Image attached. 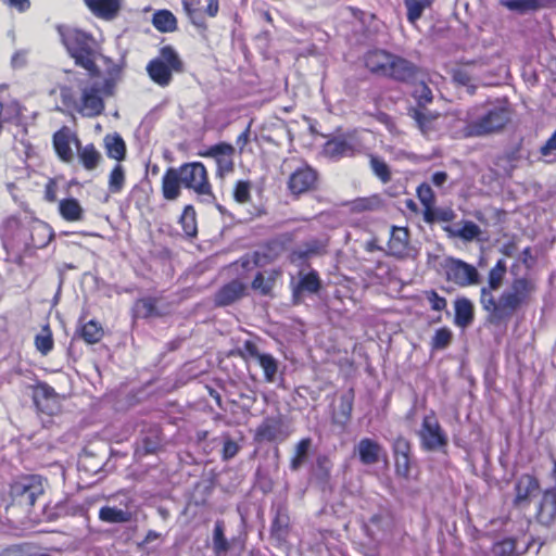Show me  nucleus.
Masks as SVG:
<instances>
[{
	"label": "nucleus",
	"instance_id": "obj_39",
	"mask_svg": "<svg viewBox=\"0 0 556 556\" xmlns=\"http://www.w3.org/2000/svg\"><path fill=\"white\" fill-rule=\"evenodd\" d=\"M159 299L154 296H144L138 299L134 304L135 315L139 318L148 319L154 316H160L157 309Z\"/></svg>",
	"mask_w": 556,
	"mask_h": 556
},
{
	"label": "nucleus",
	"instance_id": "obj_45",
	"mask_svg": "<svg viewBox=\"0 0 556 556\" xmlns=\"http://www.w3.org/2000/svg\"><path fill=\"white\" fill-rule=\"evenodd\" d=\"M179 224L188 238H194L198 235L197 212L193 205L188 204L184 207L179 217Z\"/></svg>",
	"mask_w": 556,
	"mask_h": 556
},
{
	"label": "nucleus",
	"instance_id": "obj_57",
	"mask_svg": "<svg viewBox=\"0 0 556 556\" xmlns=\"http://www.w3.org/2000/svg\"><path fill=\"white\" fill-rule=\"evenodd\" d=\"M405 8L407 10V22L415 25L421 17L424 11L428 9L420 0H404Z\"/></svg>",
	"mask_w": 556,
	"mask_h": 556
},
{
	"label": "nucleus",
	"instance_id": "obj_46",
	"mask_svg": "<svg viewBox=\"0 0 556 556\" xmlns=\"http://www.w3.org/2000/svg\"><path fill=\"white\" fill-rule=\"evenodd\" d=\"M239 540L237 538H232L228 540L225 535V530L222 523H216L214 534H213V549L215 556H226L231 545H236Z\"/></svg>",
	"mask_w": 556,
	"mask_h": 556
},
{
	"label": "nucleus",
	"instance_id": "obj_22",
	"mask_svg": "<svg viewBox=\"0 0 556 556\" xmlns=\"http://www.w3.org/2000/svg\"><path fill=\"white\" fill-rule=\"evenodd\" d=\"M53 233L47 223L33 222L29 223L27 235L21 238V243L27 248L42 249L52 240Z\"/></svg>",
	"mask_w": 556,
	"mask_h": 556
},
{
	"label": "nucleus",
	"instance_id": "obj_52",
	"mask_svg": "<svg viewBox=\"0 0 556 556\" xmlns=\"http://www.w3.org/2000/svg\"><path fill=\"white\" fill-rule=\"evenodd\" d=\"M257 362L263 369L265 380L273 382L278 371V361L271 354L261 353Z\"/></svg>",
	"mask_w": 556,
	"mask_h": 556
},
{
	"label": "nucleus",
	"instance_id": "obj_6",
	"mask_svg": "<svg viewBox=\"0 0 556 556\" xmlns=\"http://www.w3.org/2000/svg\"><path fill=\"white\" fill-rule=\"evenodd\" d=\"M62 42L74 63L92 77L100 75L97 60L100 45L91 33L79 28H66L61 33Z\"/></svg>",
	"mask_w": 556,
	"mask_h": 556
},
{
	"label": "nucleus",
	"instance_id": "obj_27",
	"mask_svg": "<svg viewBox=\"0 0 556 556\" xmlns=\"http://www.w3.org/2000/svg\"><path fill=\"white\" fill-rule=\"evenodd\" d=\"M475 319V306L471 300L466 296H458L454 301V324L457 327L466 328Z\"/></svg>",
	"mask_w": 556,
	"mask_h": 556
},
{
	"label": "nucleus",
	"instance_id": "obj_63",
	"mask_svg": "<svg viewBox=\"0 0 556 556\" xmlns=\"http://www.w3.org/2000/svg\"><path fill=\"white\" fill-rule=\"evenodd\" d=\"M58 181L54 178H49L45 185L43 199L49 203L58 201Z\"/></svg>",
	"mask_w": 556,
	"mask_h": 556
},
{
	"label": "nucleus",
	"instance_id": "obj_29",
	"mask_svg": "<svg viewBox=\"0 0 556 556\" xmlns=\"http://www.w3.org/2000/svg\"><path fill=\"white\" fill-rule=\"evenodd\" d=\"M382 446L370 438L361 439L357 444L358 457L364 465H374L380 459Z\"/></svg>",
	"mask_w": 556,
	"mask_h": 556
},
{
	"label": "nucleus",
	"instance_id": "obj_36",
	"mask_svg": "<svg viewBox=\"0 0 556 556\" xmlns=\"http://www.w3.org/2000/svg\"><path fill=\"white\" fill-rule=\"evenodd\" d=\"M530 541L525 543V548L521 552L517 551V541L513 538H506L493 543L489 551V556H514L522 554L529 548Z\"/></svg>",
	"mask_w": 556,
	"mask_h": 556
},
{
	"label": "nucleus",
	"instance_id": "obj_8",
	"mask_svg": "<svg viewBox=\"0 0 556 556\" xmlns=\"http://www.w3.org/2000/svg\"><path fill=\"white\" fill-rule=\"evenodd\" d=\"M363 149L364 144L359 132L354 128L328 138L321 147V153L329 160L339 161L343 157H353Z\"/></svg>",
	"mask_w": 556,
	"mask_h": 556
},
{
	"label": "nucleus",
	"instance_id": "obj_9",
	"mask_svg": "<svg viewBox=\"0 0 556 556\" xmlns=\"http://www.w3.org/2000/svg\"><path fill=\"white\" fill-rule=\"evenodd\" d=\"M417 434L421 450L426 452L439 451L446 453L448 437L440 425L434 410H430L424 416Z\"/></svg>",
	"mask_w": 556,
	"mask_h": 556
},
{
	"label": "nucleus",
	"instance_id": "obj_28",
	"mask_svg": "<svg viewBox=\"0 0 556 556\" xmlns=\"http://www.w3.org/2000/svg\"><path fill=\"white\" fill-rule=\"evenodd\" d=\"M354 397L355 392L353 388H350L340 396L339 407L331 416L333 424L345 426L350 421L353 412Z\"/></svg>",
	"mask_w": 556,
	"mask_h": 556
},
{
	"label": "nucleus",
	"instance_id": "obj_38",
	"mask_svg": "<svg viewBox=\"0 0 556 556\" xmlns=\"http://www.w3.org/2000/svg\"><path fill=\"white\" fill-rule=\"evenodd\" d=\"M352 213L376 212L383 207V201L378 194L354 199L350 202Z\"/></svg>",
	"mask_w": 556,
	"mask_h": 556
},
{
	"label": "nucleus",
	"instance_id": "obj_24",
	"mask_svg": "<svg viewBox=\"0 0 556 556\" xmlns=\"http://www.w3.org/2000/svg\"><path fill=\"white\" fill-rule=\"evenodd\" d=\"M320 289L321 280L317 270L300 274L298 282L292 286V303L300 304L304 293H317Z\"/></svg>",
	"mask_w": 556,
	"mask_h": 556
},
{
	"label": "nucleus",
	"instance_id": "obj_10",
	"mask_svg": "<svg viewBox=\"0 0 556 556\" xmlns=\"http://www.w3.org/2000/svg\"><path fill=\"white\" fill-rule=\"evenodd\" d=\"M319 185L318 170L306 161H302L301 165L290 173L286 182L289 194L295 200L317 191Z\"/></svg>",
	"mask_w": 556,
	"mask_h": 556
},
{
	"label": "nucleus",
	"instance_id": "obj_3",
	"mask_svg": "<svg viewBox=\"0 0 556 556\" xmlns=\"http://www.w3.org/2000/svg\"><path fill=\"white\" fill-rule=\"evenodd\" d=\"M362 61L370 74L399 84L413 85L420 74L417 64L386 49H370L364 53Z\"/></svg>",
	"mask_w": 556,
	"mask_h": 556
},
{
	"label": "nucleus",
	"instance_id": "obj_60",
	"mask_svg": "<svg viewBox=\"0 0 556 556\" xmlns=\"http://www.w3.org/2000/svg\"><path fill=\"white\" fill-rule=\"evenodd\" d=\"M480 233V227L471 220L464 222L462 227L456 232V235L464 241H472L478 238Z\"/></svg>",
	"mask_w": 556,
	"mask_h": 556
},
{
	"label": "nucleus",
	"instance_id": "obj_12",
	"mask_svg": "<svg viewBox=\"0 0 556 556\" xmlns=\"http://www.w3.org/2000/svg\"><path fill=\"white\" fill-rule=\"evenodd\" d=\"M136 504L131 495L119 492L109 500V504L99 509L102 521H131L135 517Z\"/></svg>",
	"mask_w": 556,
	"mask_h": 556
},
{
	"label": "nucleus",
	"instance_id": "obj_30",
	"mask_svg": "<svg viewBox=\"0 0 556 556\" xmlns=\"http://www.w3.org/2000/svg\"><path fill=\"white\" fill-rule=\"evenodd\" d=\"M60 216L70 223L80 222L85 217V210L75 198H65L59 202Z\"/></svg>",
	"mask_w": 556,
	"mask_h": 556
},
{
	"label": "nucleus",
	"instance_id": "obj_50",
	"mask_svg": "<svg viewBox=\"0 0 556 556\" xmlns=\"http://www.w3.org/2000/svg\"><path fill=\"white\" fill-rule=\"evenodd\" d=\"M311 438H303L296 443L294 454L290 459V469L292 471H296L303 465L311 448Z\"/></svg>",
	"mask_w": 556,
	"mask_h": 556
},
{
	"label": "nucleus",
	"instance_id": "obj_40",
	"mask_svg": "<svg viewBox=\"0 0 556 556\" xmlns=\"http://www.w3.org/2000/svg\"><path fill=\"white\" fill-rule=\"evenodd\" d=\"M452 79L453 83L456 84L457 86L465 87L469 94L473 96L476 93L477 78L473 76L468 66H459L454 68L452 71Z\"/></svg>",
	"mask_w": 556,
	"mask_h": 556
},
{
	"label": "nucleus",
	"instance_id": "obj_26",
	"mask_svg": "<svg viewBox=\"0 0 556 556\" xmlns=\"http://www.w3.org/2000/svg\"><path fill=\"white\" fill-rule=\"evenodd\" d=\"M245 285L238 279H233L222 286L215 294L214 302L216 306H228L240 300L245 294Z\"/></svg>",
	"mask_w": 556,
	"mask_h": 556
},
{
	"label": "nucleus",
	"instance_id": "obj_5",
	"mask_svg": "<svg viewBox=\"0 0 556 556\" xmlns=\"http://www.w3.org/2000/svg\"><path fill=\"white\" fill-rule=\"evenodd\" d=\"M484 103L475 104L466 112L462 138L485 137L500 132L511 119V110L507 104L494 105L482 112Z\"/></svg>",
	"mask_w": 556,
	"mask_h": 556
},
{
	"label": "nucleus",
	"instance_id": "obj_64",
	"mask_svg": "<svg viewBox=\"0 0 556 556\" xmlns=\"http://www.w3.org/2000/svg\"><path fill=\"white\" fill-rule=\"evenodd\" d=\"M556 151V128L552 136L546 140V142L540 148V154L543 157H548Z\"/></svg>",
	"mask_w": 556,
	"mask_h": 556
},
{
	"label": "nucleus",
	"instance_id": "obj_14",
	"mask_svg": "<svg viewBox=\"0 0 556 556\" xmlns=\"http://www.w3.org/2000/svg\"><path fill=\"white\" fill-rule=\"evenodd\" d=\"M200 156L212 157L215 161V177L224 180L235 172L236 148L229 142H218L208 147L205 151L199 152Z\"/></svg>",
	"mask_w": 556,
	"mask_h": 556
},
{
	"label": "nucleus",
	"instance_id": "obj_18",
	"mask_svg": "<svg viewBox=\"0 0 556 556\" xmlns=\"http://www.w3.org/2000/svg\"><path fill=\"white\" fill-rule=\"evenodd\" d=\"M514 491L513 506L523 509L530 505L531 498L540 492V482L535 476L522 473L517 478Z\"/></svg>",
	"mask_w": 556,
	"mask_h": 556
},
{
	"label": "nucleus",
	"instance_id": "obj_47",
	"mask_svg": "<svg viewBox=\"0 0 556 556\" xmlns=\"http://www.w3.org/2000/svg\"><path fill=\"white\" fill-rule=\"evenodd\" d=\"M34 344L38 352L41 355H48L54 348L53 332L49 326L46 324L41 327L39 333L35 336Z\"/></svg>",
	"mask_w": 556,
	"mask_h": 556
},
{
	"label": "nucleus",
	"instance_id": "obj_1",
	"mask_svg": "<svg viewBox=\"0 0 556 556\" xmlns=\"http://www.w3.org/2000/svg\"><path fill=\"white\" fill-rule=\"evenodd\" d=\"M506 275V261L500 258L489 270L486 285L480 289L479 303L485 312V323L494 327H506L518 311L531 303L536 291L535 282L521 276L515 277L509 287L495 296L494 292L502 287Z\"/></svg>",
	"mask_w": 556,
	"mask_h": 556
},
{
	"label": "nucleus",
	"instance_id": "obj_34",
	"mask_svg": "<svg viewBox=\"0 0 556 556\" xmlns=\"http://www.w3.org/2000/svg\"><path fill=\"white\" fill-rule=\"evenodd\" d=\"M77 156L83 168L88 172L94 170L102 161V155L93 143L80 144L77 149Z\"/></svg>",
	"mask_w": 556,
	"mask_h": 556
},
{
	"label": "nucleus",
	"instance_id": "obj_25",
	"mask_svg": "<svg viewBox=\"0 0 556 556\" xmlns=\"http://www.w3.org/2000/svg\"><path fill=\"white\" fill-rule=\"evenodd\" d=\"M327 247H328L327 240H321V239H317V238L307 240V241L303 242V244L300 248L294 249L290 253V256H289L290 262L298 263V262L306 261L314 256L324 255L327 252Z\"/></svg>",
	"mask_w": 556,
	"mask_h": 556
},
{
	"label": "nucleus",
	"instance_id": "obj_49",
	"mask_svg": "<svg viewBox=\"0 0 556 556\" xmlns=\"http://www.w3.org/2000/svg\"><path fill=\"white\" fill-rule=\"evenodd\" d=\"M409 116L414 118L418 128L424 135H428L434 129V121L438 118V114H431L424 112L422 109H410Z\"/></svg>",
	"mask_w": 556,
	"mask_h": 556
},
{
	"label": "nucleus",
	"instance_id": "obj_16",
	"mask_svg": "<svg viewBox=\"0 0 556 556\" xmlns=\"http://www.w3.org/2000/svg\"><path fill=\"white\" fill-rule=\"evenodd\" d=\"M105 109L102 98V86L99 83L92 84L81 89L80 102L77 111L84 117H97Z\"/></svg>",
	"mask_w": 556,
	"mask_h": 556
},
{
	"label": "nucleus",
	"instance_id": "obj_33",
	"mask_svg": "<svg viewBox=\"0 0 556 556\" xmlns=\"http://www.w3.org/2000/svg\"><path fill=\"white\" fill-rule=\"evenodd\" d=\"M417 198L424 206V220L428 224L433 223V207L435 205V194L431 186L427 182L420 184L416 189Z\"/></svg>",
	"mask_w": 556,
	"mask_h": 556
},
{
	"label": "nucleus",
	"instance_id": "obj_62",
	"mask_svg": "<svg viewBox=\"0 0 556 556\" xmlns=\"http://www.w3.org/2000/svg\"><path fill=\"white\" fill-rule=\"evenodd\" d=\"M224 438V444L222 448V459L227 462L233 458L240 451L239 444L233 441L229 433H225L223 435Z\"/></svg>",
	"mask_w": 556,
	"mask_h": 556
},
{
	"label": "nucleus",
	"instance_id": "obj_56",
	"mask_svg": "<svg viewBox=\"0 0 556 556\" xmlns=\"http://www.w3.org/2000/svg\"><path fill=\"white\" fill-rule=\"evenodd\" d=\"M412 96L416 100V103L418 105L417 109H425L428 104H430L433 101L432 90L424 81H421L415 88Z\"/></svg>",
	"mask_w": 556,
	"mask_h": 556
},
{
	"label": "nucleus",
	"instance_id": "obj_35",
	"mask_svg": "<svg viewBox=\"0 0 556 556\" xmlns=\"http://www.w3.org/2000/svg\"><path fill=\"white\" fill-rule=\"evenodd\" d=\"M556 519V492L545 491L536 511V521H554Z\"/></svg>",
	"mask_w": 556,
	"mask_h": 556
},
{
	"label": "nucleus",
	"instance_id": "obj_31",
	"mask_svg": "<svg viewBox=\"0 0 556 556\" xmlns=\"http://www.w3.org/2000/svg\"><path fill=\"white\" fill-rule=\"evenodd\" d=\"M283 244L278 239H271L261 245L258 251L253 253V261L256 265L273 262L282 252Z\"/></svg>",
	"mask_w": 556,
	"mask_h": 556
},
{
	"label": "nucleus",
	"instance_id": "obj_58",
	"mask_svg": "<svg viewBox=\"0 0 556 556\" xmlns=\"http://www.w3.org/2000/svg\"><path fill=\"white\" fill-rule=\"evenodd\" d=\"M425 299L428 301L430 308L434 312H443L447 307V300L440 295L434 289L425 290L422 292Z\"/></svg>",
	"mask_w": 556,
	"mask_h": 556
},
{
	"label": "nucleus",
	"instance_id": "obj_44",
	"mask_svg": "<svg viewBox=\"0 0 556 556\" xmlns=\"http://www.w3.org/2000/svg\"><path fill=\"white\" fill-rule=\"evenodd\" d=\"M104 146L106 154L110 159L116 160L118 162L125 159L126 144L124 139L118 134H115L113 136H105Z\"/></svg>",
	"mask_w": 556,
	"mask_h": 556
},
{
	"label": "nucleus",
	"instance_id": "obj_17",
	"mask_svg": "<svg viewBox=\"0 0 556 556\" xmlns=\"http://www.w3.org/2000/svg\"><path fill=\"white\" fill-rule=\"evenodd\" d=\"M412 443L403 435L394 439L392 452L394 456L395 473L404 479L410 477V469L414 465Z\"/></svg>",
	"mask_w": 556,
	"mask_h": 556
},
{
	"label": "nucleus",
	"instance_id": "obj_4",
	"mask_svg": "<svg viewBox=\"0 0 556 556\" xmlns=\"http://www.w3.org/2000/svg\"><path fill=\"white\" fill-rule=\"evenodd\" d=\"M43 478L40 475L23 473L9 483V502L5 506L7 519H28L37 500L43 495Z\"/></svg>",
	"mask_w": 556,
	"mask_h": 556
},
{
	"label": "nucleus",
	"instance_id": "obj_7",
	"mask_svg": "<svg viewBox=\"0 0 556 556\" xmlns=\"http://www.w3.org/2000/svg\"><path fill=\"white\" fill-rule=\"evenodd\" d=\"M146 70L154 84L160 87H167L173 80L174 73L185 72V64L176 49L166 45L160 48L156 58L149 61Z\"/></svg>",
	"mask_w": 556,
	"mask_h": 556
},
{
	"label": "nucleus",
	"instance_id": "obj_32",
	"mask_svg": "<svg viewBox=\"0 0 556 556\" xmlns=\"http://www.w3.org/2000/svg\"><path fill=\"white\" fill-rule=\"evenodd\" d=\"M280 275V269L269 270L267 277L262 271H257L251 282V288L263 296L271 295L276 280Z\"/></svg>",
	"mask_w": 556,
	"mask_h": 556
},
{
	"label": "nucleus",
	"instance_id": "obj_59",
	"mask_svg": "<svg viewBox=\"0 0 556 556\" xmlns=\"http://www.w3.org/2000/svg\"><path fill=\"white\" fill-rule=\"evenodd\" d=\"M232 354L239 356L244 362H249L251 358L257 359L261 355L257 345L251 340H245L242 346L233 351Z\"/></svg>",
	"mask_w": 556,
	"mask_h": 556
},
{
	"label": "nucleus",
	"instance_id": "obj_43",
	"mask_svg": "<svg viewBox=\"0 0 556 556\" xmlns=\"http://www.w3.org/2000/svg\"><path fill=\"white\" fill-rule=\"evenodd\" d=\"M154 28L161 33H172L177 29V18L169 10H159L152 16Z\"/></svg>",
	"mask_w": 556,
	"mask_h": 556
},
{
	"label": "nucleus",
	"instance_id": "obj_42",
	"mask_svg": "<svg viewBox=\"0 0 556 556\" xmlns=\"http://www.w3.org/2000/svg\"><path fill=\"white\" fill-rule=\"evenodd\" d=\"M253 184L248 179H239L233 184L231 197L236 204L245 206L252 201Z\"/></svg>",
	"mask_w": 556,
	"mask_h": 556
},
{
	"label": "nucleus",
	"instance_id": "obj_19",
	"mask_svg": "<svg viewBox=\"0 0 556 556\" xmlns=\"http://www.w3.org/2000/svg\"><path fill=\"white\" fill-rule=\"evenodd\" d=\"M281 416L266 417L255 430L256 442H282L289 437Z\"/></svg>",
	"mask_w": 556,
	"mask_h": 556
},
{
	"label": "nucleus",
	"instance_id": "obj_41",
	"mask_svg": "<svg viewBox=\"0 0 556 556\" xmlns=\"http://www.w3.org/2000/svg\"><path fill=\"white\" fill-rule=\"evenodd\" d=\"M77 332L87 344H96L100 342L104 336L103 327L93 319L83 324Z\"/></svg>",
	"mask_w": 556,
	"mask_h": 556
},
{
	"label": "nucleus",
	"instance_id": "obj_54",
	"mask_svg": "<svg viewBox=\"0 0 556 556\" xmlns=\"http://www.w3.org/2000/svg\"><path fill=\"white\" fill-rule=\"evenodd\" d=\"M333 464L329 456L325 454H320L316 458V471L315 476L317 480H319L323 483H328L331 478V470H332Z\"/></svg>",
	"mask_w": 556,
	"mask_h": 556
},
{
	"label": "nucleus",
	"instance_id": "obj_21",
	"mask_svg": "<svg viewBox=\"0 0 556 556\" xmlns=\"http://www.w3.org/2000/svg\"><path fill=\"white\" fill-rule=\"evenodd\" d=\"M89 12L101 21L117 18L123 10L124 0H83Z\"/></svg>",
	"mask_w": 556,
	"mask_h": 556
},
{
	"label": "nucleus",
	"instance_id": "obj_55",
	"mask_svg": "<svg viewBox=\"0 0 556 556\" xmlns=\"http://www.w3.org/2000/svg\"><path fill=\"white\" fill-rule=\"evenodd\" d=\"M370 168L374 174L382 181L389 182L391 180V170L389 165L381 159L376 155H370L369 160Z\"/></svg>",
	"mask_w": 556,
	"mask_h": 556
},
{
	"label": "nucleus",
	"instance_id": "obj_53",
	"mask_svg": "<svg viewBox=\"0 0 556 556\" xmlns=\"http://www.w3.org/2000/svg\"><path fill=\"white\" fill-rule=\"evenodd\" d=\"M453 340V332L447 327H441L435 330L430 341L431 351H439L446 349Z\"/></svg>",
	"mask_w": 556,
	"mask_h": 556
},
{
	"label": "nucleus",
	"instance_id": "obj_11",
	"mask_svg": "<svg viewBox=\"0 0 556 556\" xmlns=\"http://www.w3.org/2000/svg\"><path fill=\"white\" fill-rule=\"evenodd\" d=\"M445 280L454 283L459 288L476 286L480 282V274L478 269L454 256H446L441 263Z\"/></svg>",
	"mask_w": 556,
	"mask_h": 556
},
{
	"label": "nucleus",
	"instance_id": "obj_61",
	"mask_svg": "<svg viewBox=\"0 0 556 556\" xmlns=\"http://www.w3.org/2000/svg\"><path fill=\"white\" fill-rule=\"evenodd\" d=\"M162 445L160 431H155L150 435H144L141 439V446L146 455L156 453Z\"/></svg>",
	"mask_w": 556,
	"mask_h": 556
},
{
	"label": "nucleus",
	"instance_id": "obj_37",
	"mask_svg": "<svg viewBox=\"0 0 556 556\" xmlns=\"http://www.w3.org/2000/svg\"><path fill=\"white\" fill-rule=\"evenodd\" d=\"M29 223L25 224L17 216H9L2 224L3 236L21 242V238L27 235Z\"/></svg>",
	"mask_w": 556,
	"mask_h": 556
},
{
	"label": "nucleus",
	"instance_id": "obj_20",
	"mask_svg": "<svg viewBox=\"0 0 556 556\" xmlns=\"http://www.w3.org/2000/svg\"><path fill=\"white\" fill-rule=\"evenodd\" d=\"M33 401L37 410L41 414L53 416L59 412L58 394L47 382H38L34 387Z\"/></svg>",
	"mask_w": 556,
	"mask_h": 556
},
{
	"label": "nucleus",
	"instance_id": "obj_13",
	"mask_svg": "<svg viewBox=\"0 0 556 556\" xmlns=\"http://www.w3.org/2000/svg\"><path fill=\"white\" fill-rule=\"evenodd\" d=\"M97 500L87 498L78 503L75 498L66 497L53 506L47 505L45 510L49 520L60 518H83L90 519L89 511L94 507Z\"/></svg>",
	"mask_w": 556,
	"mask_h": 556
},
{
	"label": "nucleus",
	"instance_id": "obj_51",
	"mask_svg": "<svg viewBox=\"0 0 556 556\" xmlns=\"http://www.w3.org/2000/svg\"><path fill=\"white\" fill-rule=\"evenodd\" d=\"M126 175L125 169L121 164H116L110 175L108 181V189L111 193H121L125 187Z\"/></svg>",
	"mask_w": 556,
	"mask_h": 556
},
{
	"label": "nucleus",
	"instance_id": "obj_2",
	"mask_svg": "<svg viewBox=\"0 0 556 556\" xmlns=\"http://www.w3.org/2000/svg\"><path fill=\"white\" fill-rule=\"evenodd\" d=\"M182 189L203 200L215 198L210 174L204 163L191 161L165 169L161 179L162 198L168 202L176 201L181 197Z\"/></svg>",
	"mask_w": 556,
	"mask_h": 556
},
{
	"label": "nucleus",
	"instance_id": "obj_48",
	"mask_svg": "<svg viewBox=\"0 0 556 556\" xmlns=\"http://www.w3.org/2000/svg\"><path fill=\"white\" fill-rule=\"evenodd\" d=\"M500 4L510 11L527 13L545 7L542 0H501Z\"/></svg>",
	"mask_w": 556,
	"mask_h": 556
},
{
	"label": "nucleus",
	"instance_id": "obj_23",
	"mask_svg": "<svg viewBox=\"0 0 556 556\" xmlns=\"http://www.w3.org/2000/svg\"><path fill=\"white\" fill-rule=\"evenodd\" d=\"M387 254L402 260L409 254V232L406 227L392 226L387 243Z\"/></svg>",
	"mask_w": 556,
	"mask_h": 556
},
{
	"label": "nucleus",
	"instance_id": "obj_15",
	"mask_svg": "<svg viewBox=\"0 0 556 556\" xmlns=\"http://www.w3.org/2000/svg\"><path fill=\"white\" fill-rule=\"evenodd\" d=\"M80 143L77 135L65 125L58 129L52 136V147L55 155L65 164H70L74 161L72 144H75L76 149H78Z\"/></svg>",
	"mask_w": 556,
	"mask_h": 556
}]
</instances>
